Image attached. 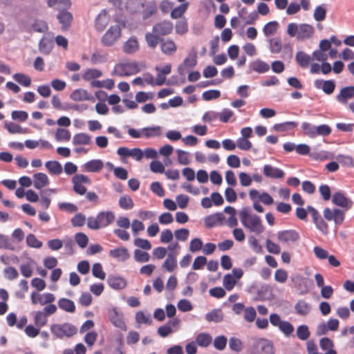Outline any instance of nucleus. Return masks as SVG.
Listing matches in <instances>:
<instances>
[{"label":"nucleus","mask_w":354,"mask_h":354,"mask_svg":"<svg viewBox=\"0 0 354 354\" xmlns=\"http://www.w3.org/2000/svg\"><path fill=\"white\" fill-rule=\"evenodd\" d=\"M70 97L71 100L76 102L90 100L92 98L91 94H89L86 90L83 88L75 89L72 92Z\"/></svg>","instance_id":"26"},{"label":"nucleus","mask_w":354,"mask_h":354,"mask_svg":"<svg viewBox=\"0 0 354 354\" xmlns=\"http://www.w3.org/2000/svg\"><path fill=\"white\" fill-rule=\"evenodd\" d=\"M110 21V16L106 10H102L95 20V28L97 31L102 32Z\"/></svg>","instance_id":"16"},{"label":"nucleus","mask_w":354,"mask_h":354,"mask_svg":"<svg viewBox=\"0 0 354 354\" xmlns=\"http://www.w3.org/2000/svg\"><path fill=\"white\" fill-rule=\"evenodd\" d=\"M229 346L232 351L240 352L243 348V344L239 338L232 337L230 339Z\"/></svg>","instance_id":"50"},{"label":"nucleus","mask_w":354,"mask_h":354,"mask_svg":"<svg viewBox=\"0 0 354 354\" xmlns=\"http://www.w3.org/2000/svg\"><path fill=\"white\" fill-rule=\"evenodd\" d=\"M102 75V73L101 71L96 68H88L84 72L82 78L85 81H89L93 79L100 77Z\"/></svg>","instance_id":"38"},{"label":"nucleus","mask_w":354,"mask_h":354,"mask_svg":"<svg viewBox=\"0 0 354 354\" xmlns=\"http://www.w3.org/2000/svg\"><path fill=\"white\" fill-rule=\"evenodd\" d=\"M30 300L33 305L45 306L54 302L55 297L50 292L41 294L38 292H32L30 295Z\"/></svg>","instance_id":"11"},{"label":"nucleus","mask_w":354,"mask_h":354,"mask_svg":"<svg viewBox=\"0 0 354 354\" xmlns=\"http://www.w3.org/2000/svg\"><path fill=\"white\" fill-rule=\"evenodd\" d=\"M111 321L115 326L120 328L121 330L124 331L127 330V325L123 320V318L117 313H115V315L111 317Z\"/></svg>","instance_id":"48"},{"label":"nucleus","mask_w":354,"mask_h":354,"mask_svg":"<svg viewBox=\"0 0 354 354\" xmlns=\"http://www.w3.org/2000/svg\"><path fill=\"white\" fill-rule=\"evenodd\" d=\"M335 88V84L333 80H325L322 82V89L327 94H332Z\"/></svg>","instance_id":"64"},{"label":"nucleus","mask_w":354,"mask_h":354,"mask_svg":"<svg viewBox=\"0 0 354 354\" xmlns=\"http://www.w3.org/2000/svg\"><path fill=\"white\" fill-rule=\"evenodd\" d=\"M308 213L310 214L313 222L315 225L317 229L322 234L325 235L328 234V225L315 208L309 205L306 209L303 207H297L296 209V216L300 220H306Z\"/></svg>","instance_id":"3"},{"label":"nucleus","mask_w":354,"mask_h":354,"mask_svg":"<svg viewBox=\"0 0 354 354\" xmlns=\"http://www.w3.org/2000/svg\"><path fill=\"white\" fill-rule=\"evenodd\" d=\"M31 28L35 32H45L48 30V25L44 21L36 20L31 25Z\"/></svg>","instance_id":"57"},{"label":"nucleus","mask_w":354,"mask_h":354,"mask_svg":"<svg viewBox=\"0 0 354 354\" xmlns=\"http://www.w3.org/2000/svg\"><path fill=\"white\" fill-rule=\"evenodd\" d=\"M115 215L111 211H103L96 216H89L87 219V226L89 229L96 230L106 227L113 223Z\"/></svg>","instance_id":"4"},{"label":"nucleus","mask_w":354,"mask_h":354,"mask_svg":"<svg viewBox=\"0 0 354 354\" xmlns=\"http://www.w3.org/2000/svg\"><path fill=\"white\" fill-rule=\"evenodd\" d=\"M295 310L298 315L306 316L310 313L311 310V306L304 300H299L295 304Z\"/></svg>","instance_id":"28"},{"label":"nucleus","mask_w":354,"mask_h":354,"mask_svg":"<svg viewBox=\"0 0 354 354\" xmlns=\"http://www.w3.org/2000/svg\"><path fill=\"white\" fill-rule=\"evenodd\" d=\"M239 218L243 227L250 232L260 234L264 232L265 227L260 216L251 214L248 207H243L240 210Z\"/></svg>","instance_id":"2"},{"label":"nucleus","mask_w":354,"mask_h":354,"mask_svg":"<svg viewBox=\"0 0 354 354\" xmlns=\"http://www.w3.org/2000/svg\"><path fill=\"white\" fill-rule=\"evenodd\" d=\"M104 167L102 160L100 159H94L86 162L83 165V170L86 172H99Z\"/></svg>","instance_id":"20"},{"label":"nucleus","mask_w":354,"mask_h":354,"mask_svg":"<svg viewBox=\"0 0 354 354\" xmlns=\"http://www.w3.org/2000/svg\"><path fill=\"white\" fill-rule=\"evenodd\" d=\"M124 24H122V26L120 24L111 26L101 38V42L103 46H113L120 38L122 35V28H124Z\"/></svg>","instance_id":"7"},{"label":"nucleus","mask_w":354,"mask_h":354,"mask_svg":"<svg viewBox=\"0 0 354 354\" xmlns=\"http://www.w3.org/2000/svg\"><path fill=\"white\" fill-rule=\"evenodd\" d=\"M119 205L123 209H131L133 207L134 203L129 196L124 195L120 198Z\"/></svg>","instance_id":"43"},{"label":"nucleus","mask_w":354,"mask_h":354,"mask_svg":"<svg viewBox=\"0 0 354 354\" xmlns=\"http://www.w3.org/2000/svg\"><path fill=\"white\" fill-rule=\"evenodd\" d=\"M315 137L318 136H327L331 133V128L328 124H321L316 127Z\"/></svg>","instance_id":"62"},{"label":"nucleus","mask_w":354,"mask_h":354,"mask_svg":"<svg viewBox=\"0 0 354 354\" xmlns=\"http://www.w3.org/2000/svg\"><path fill=\"white\" fill-rule=\"evenodd\" d=\"M310 333L306 325H301L297 327V335L301 340H306L310 337Z\"/></svg>","instance_id":"54"},{"label":"nucleus","mask_w":354,"mask_h":354,"mask_svg":"<svg viewBox=\"0 0 354 354\" xmlns=\"http://www.w3.org/2000/svg\"><path fill=\"white\" fill-rule=\"evenodd\" d=\"M299 239V234L295 230H283L277 233V239L280 243L295 242Z\"/></svg>","instance_id":"14"},{"label":"nucleus","mask_w":354,"mask_h":354,"mask_svg":"<svg viewBox=\"0 0 354 354\" xmlns=\"http://www.w3.org/2000/svg\"><path fill=\"white\" fill-rule=\"evenodd\" d=\"M248 354H274L273 344L268 339H257L250 346Z\"/></svg>","instance_id":"6"},{"label":"nucleus","mask_w":354,"mask_h":354,"mask_svg":"<svg viewBox=\"0 0 354 354\" xmlns=\"http://www.w3.org/2000/svg\"><path fill=\"white\" fill-rule=\"evenodd\" d=\"M354 97V86H349L342 88L339 94L337 95L336 99L342 104H346L348 100Z\"/></svg>","instance_id":"18"},{"label":"nucleus","mask_w":354,"mask_h":354,"mask_svg":"<svg viewBox=\"0 0 354 354\" xmlns=\"http://www.w3.org/2000/svg\"><path fill=\"white\" fill-rule=\"evenodd\" d=\"M295 59L298 65L301 68H306L311 61V57L303 51L297 53Z\"/></svg>","instance_id":"31"},{"label":"nucleus","mask_w":354,"mask_h":354,"mask_svg":"<svg viewBox=\"0 0 354 354\" xmlns=\"http://www.w3.org/2000/svg\"><path fill=\"white\" fill-rule=\"evenodd\" d=\"M263 174L266 176L272 178H282L284 176V172L270 165H266L263 167Z\"/></svg>","instance_id":"24"},{"label":"nucleus","mask_w":354,"mask_h":354,"mask_svg":"<svg viewBox=\"0 0 354 354\" xmlns=\"http://www.w3.org/2000/svg\"><path fill=\"white\" fill-rule=\"evenodd\" d=\"M139 71L140 67L136 62H126L116 64L113 74L124 77L136 74Z\"/></svg>","instance_id":"8"},{"label":"nucleus","mask_w":354,"mask_h":354,"mask_svg":"<svg viewBox=\"0 0 354 354\" xmlns=\"http://www.w3.org/2000/svg\"><path fill=\"white\" fill-rule=\"evenodd\" d=\"M73 15L66 10H61L57 15V19H58L59 24L62 25V30H68L71 27L72 21H73Z\"/></svg>","instance_id":"15"},{"label":"nucleus","mask_w":354,"mask_h":354,"mask_svg":"<svg viewBox=\"0 0 354 354\" xmlns=\"http://www.w3.org/2000/svg\"><path fill=\"white\" fill-rule=\"evenodd\" d=\"M212 342V336L205 333H199L196 337V343L201 347H207Z\"/></svg>","instance_id":"32"},{"label":"nucleus","mask_w":354,"mask_h":354,"mask_svg":"<svg viewBox=\"0 0 354 354\" xmlns=\"http://www.w3.org/2000/svg\"><path fill=\"white\" fill-rule=\"evenodd\" d=\"M269 49L272 53H279L281 50V41L278 37L269 39Z\"/></svg>","instance_id":"44"},{"label":"nucleus","mask_w":354,"mask_h":354,"mask_svg":"<svg viewBox=\"0 0 354 354\" xmlns=\"http://www.w3.org/2000/svg\"><path fill=\"white\" fill-rule=\"evenodd\" d=\"M91 138V136L86 133H79L73 136V144L74 145H89Z\"/></svg>","instance_id":"33"},{"label":"nucleus","mask_w":354,"mask_h":354,"mask_svg":"<svg viewBox=\"0 0 354 354\" xmlns=\"http://www.w3.org/2000/svg\"><path fill=\"white\" fill-rule=\"evenodd\" d=\"M134 259L137 262H147L150 259V255L147 252H144L140 250H136L134 251Z\"/></svg>","instance_id":"55"},{"label":"nucleus","mask_w":354,"mask_h":354,"mask_svg":"<svg viewBox=\"0 0 354 354\" xmlns=\"http://www.w3.org/2000/svg\"><path fill=\"white\" fill-rule=\"evenodd\" d=\"M109 255L120 261H125L130 258V254L128 250L124 247L111 250L109 251Z\"/></svg>","instance_id":"19"},{"label":"nucleus","mask_w":354,"mask_h":354,"mask_svg":"<svg viewBox=\"0 0 354 354\" xmlns=\"http://www.w3.org/2000/svg\"><path fill=\"white\" fill-rule=\"evenodd\" d=\"M236 282V279L231 274H227L223 277V283L227 290H232Z\"/></svg>","instance_id":"46"},{"label":"nucleus","mask_w":354,"mask_h":354,"mask_svg":"<svg viewBox=\"0 0 354 354\" xmlns=\"http://www.w3.org/2000/svg\"><path fill=\"white\" fill-rule=\"evenodd\" d=\"M279 328L286 337H289L294 332V326L287 321H283Z\"/></svg>","instance_id":"56"},{"label":"nucleus","mask_w":354,"mask_h":354,"mask_svg":"<svg viewBox=\"0 0 354 354\" xmlns=\"http://www.w3.org/2000/svg\"><path fill=\"white\" fill-rule=\"evenodd\" d=\"M55 138L57 141L68 142L71 139V133L68 130L64 129H57L55 133Z\"/></svg>","instance_id":"49"},{"label":"nucleus","mask_w":354,"mask_h":354,"mask_svg":"<svg viewBox=\"0 0 354 354\" xmlns=\"http://www.w3.org/2000/svg\"><path fill=\"white\" fill-rule=\"evenodd\" d=\"M315 32V28L308 24H297L290 23L288 26L287 33L290 37H296L298 40L310 39Z\"/></svg>","instance_id":"5"},{"label":"nucleus","mask_w":354,"mask_h":354,"mask_svg":"<svg viewBox=\"0 0 354 354\" xmlns=\"http://www.w3.org/2000/svg\"><path fill=\"white\" fill-rule=\"evenodd\" d=\"M75 240L77 244L82 248H86L88 243V236L82 232L77 233L75 235Z\"/></svg>","instance_id":"60"},{"label":"nucleus","mask_w":354,"mask_h":354,"mask_svg":"<svg viewBox=\"0 0 354 354\" xmlns=\"http://www.w3.org/2000/svg\"><path fill=\"white\" fill-rule=\"evenodd\" d=\"M49 184V178L44 173H37L33 175V185L35 189H41Z\"/></svg>","instance_id":"21"},{"label":"nucleus","mask_w":354,"mask_h":354,"mask_svg":"<svg viewBox=\"0 0 354 354\" xmlns=\"http://www.w3.org/2000/svg\"><path fill=\"white\" fill-rule=\"evenodd\" d=\"M131 230L133 235L136 236L138 235L140 232H142L145 230V225L143 223L138 219L133 220L131 223Z\"/></svg>","instance_id":"58"},{"label":"nucleus","mask_w":354,"mask_h":354,"mask_svg":"<svg viewBox=\"0 0 354 354\" xmlns=\"http://www.w3.org/2000/svg\"><path fill=\"white\" fill-rule=\"evenodd\" d=\"M298 124L295 122H286L283 123L275 124L273 129L277 131H284L287 129H292L297 127Z\"/></svg>","instance_id":"47"},{"label":"nucleus","mask_w":354,"mask_h":354,"mask_svg":"<svg viewBox=\"0 0 354 354\" xmlns=\"http://www.w3.org/2000/svg\"><path fill=\"white\" fill-rule=\"evenodd\" d=\"M279 24L276 21L267 23L263 28V32L265 36L269 37L274 35L278 30Z\"/></svg>","instance_id":"36"},{"label":"nucleus","mask_w":354,"mask_h":354,"mask_svg":"<svg viewBox=\"0 0 354 354\" xmlns=\"http://www.w3.org/2000/svg\"><path fill=\"white\" fill-rule=\"evenodd\" d=\"M73 189L79 195H84L86 193L87 189L83 184H91V180L88 177L84 174H75L72 178Z\"/></svg>","instance_id":"10"},{"label":"nucleus","mask_w":354,"mask_h":354,"mask_svg":"<svg viewBox=\"0 0 354 354\" xmlns=\"http://www.w3.org/2000/svg\"><path fill=\"white\" fill-rule=\"evenodd\" d=\"M142 136L146 138L152 137H158L161 135V129L160 127H145L142 129Z\"/></svg>","instance_id":"35"},{"label":"nucleus","mask_w":354,"mask_h":354,"mask_svg":"<svg viewBox=\"0 0 354 354\" xmlns=\"http://www.w3.org/2000/svg\"><path fill=\"white\" fill-rule=\"evenodd\" d=\"M314 19L316 21H322L326 17V8L324 5H319L315 7L313 13Z\"/></svg>","instance_id":"40"},{"label":"nucleus","mask_w":354,"mask_h":354,"mask_svg":"<svg viewBox=\"0 0 354 354\" xmlns=\"http://www.w3.org/2000/svg\"><path fill=\"white\" fill-rule=\"evenodd\" d=\"M188 6V3H182L174 8L171 12V17L172 19H178L181 17L186 12Z\"/></svg>","instance_id":"45"},{"label":"nucleus","mask_w":354,"mask_h":354,"mask_svg":"<svg viewBox=\"0 0 354 354\" xmlns=\"http://www.w3.org/2000/svg\"><path fill=\"white\" fill-rule=\"evenodd\" d=\"M176 254L174 252H169L162 264V268H164L167 271L171 272L176 268Z\"/></svg>","instance_id":"25"},{"label":"nucleus","mask_w":354,"mask_h":354,"mask_svg":"<svg viewBox=\"0 0 354 354\" xmlns=\"http://www.w3.org/2000/svg\"><path fill=\"white\" fill-rule=\"evenodd\" d=\"M48 322L47 315L43 311H37L34 313V323L36 326H44Z\"/></svg>","instance_id":"39"},{"label":"nucleus","mask_w":354,"mask_h":354,"mask_svg":"<svg viewBox=\"0 0 354 354\" xmlns=\"http://www.w3.org/2000/svg\"><path fill=\"white\" fill-rule=\"evenodd\" d=\"M141 6L142 8V16L144 20L149 19L158 11V6L154 0L145 1Z\"/></svg>","instance_id":"13"},{"label":"nucleus","mask_w":354,"mask_h":354,"mask_svg":"<svg viewBox=\"0 0 354 354\" xmlns=\"http://www.w3.org/2000/svg\"><path fill=\"white\" fill-rule=\"evenodd\" d=\"M86 220V219L84 214L82 213H77L71 218V221L73 226L82 227L85 224Z\"/></svg>","instance_id":"61"},{"label":"nucleus","mask_w":354,"mask_h":354,"mask_svg":"<svg viewBox=\"0 0 354 354\" xmlns=\"http://www.w3.org/2000/svg\"><path fill=\"white\" fill-rule=\"evenodd\" d=\"M13 79L23 86L28 87L31 84L30 77L24 73H15Z\"/></svg>","instance_id":"41"},{"label":"nucleus","mask_w":354,"mask_h":354,"mask_svg":"<svg viewBox=\"0 0 354 354\" xmlns=\"http://www.w3.org/2000/svg\"><path fill=\"white\" fill-rule=\"evenodd\" d=\"M92 274L95 278L104 280L106 274L103 270L102 266L100 263H95L92 267Z\"/></svg>","instance_id":"52"},{"label":"nucleus","mask_w":354,"mask_h":354,"mask_svg":"<svg viewBox=\"0 0 354 354\" xmlns=\"http://www.w3.org/2000/svg\"><path fill=\"white\" fill-rule=\"evenodd\" d=\"M332 203L344 209L326 207L323 211V215L326 221H333L336 225H341L345 219V212L352 208L353 201L346 196L342 192H337L332 196Z\"/></svg>","instance_id":"1"},{"label":"nucleus","mask_w":354,"mask_h":354,"mask_svg":"<svg viewBox=\"0 0 354 354\" xmlns=\"http://www.w3.org/2000/svg\"><path fill=\"white\" fill-rule=\"evenodd\" d=\"M223 218V215L221 213H216L213 215L207 216L205 218V225L208 227L214 226L217 222L221 221Z\"/></svg>","instance_id":"42"},{"label":"nucleus","mask_w":354,"mask_h":354,"mask_svg":"<svg viewBox=\"0 0 354 354\" xmlns=\"http://www.w3.org/2000/svg\"><path fill=\"white\" fill-rule=\"evenodd\" d=\"M45 166L50 174L59 175L63 171L62 165L56 160L47 161Z\"/></svg>","instance_id":"30"},{"label":"nucleus","mask_w":354,"mask_h":354,"mask_svg":"<svg viewBox=\"0 0 354 354\" xmlns=\"http://www.w3.org/2000/svg\"><path fill=\"white\" fill-rule=\"evenodd\" d=\"M176 153L178 155V162L180 165H187L190 162L189 154L188 152L181 149H177Z\"/></svg>","instance_id":"59"},{"label":"nucleus","mask_w":354,"mask_h":354,"mask_svg":"<svg viewBox=\"0 0 354 354\" xmlns=\"http://www.w3.org/2000/svg\"><path fill=\"white\" fill-rule=\"evenodd\" d=\"M27 245L31 248H40L42 246V242L37 239L35 235L30 234L26 237Z\"/></svg>","instance_id":"63"},{"label":"nucleus","mask_w":354,"mask_h":354,"mask_svg":"<svg viewBox=\"0 0 354 354\" xmlns=\"http://www.w3.org/2000/svg\"><path fill=\"white\" fill-rule=\"evenodd\" d=\"M160 49L161 51L167 55H173L176 53L177 47L174 41L171 39H161L160 40Z\"/></svg>","instance_id":"23"},{"label":"nucleus","mask_w":354,"mask_h":354,"mask_svg":"<svg viewBox=\"0 0 354 354\" xmlns=\"http://www.w3.org/2000/svg\"><path fill=\"white\" fill-rule=\"evenodd\" d=\"M250 66L252 71L259 73H266L270 69L269 64L261 59H257L251 62Z\"/></svg>","instance_id":"27"},{"label":"nucleus","mask_w":354,"mask_h":354,"mask_svg":"<svg viewBox=\"0 0 354 354\" xmlns=\"http://www.w3.org/2000/svg\"><path fill=\"white\" fill-rule=\"evenodd\" d=\"M107 282L110 287L115 290L122 289L126 286L125 280L120 277H109Z\"/></svg>","instance_id":"29"},{"label":"nucleus","mask_w":354,"mask_h":354,"mask_svg":"<svg viewBox=\"0 0 354 354\" xmlns=\"http://www.w3.org/2000/svg\"><path fill=\"white\" fill-rule=\"evenodd\" d=\"M123 51L127 54H132L138 50L139 43L135 36L131 37L122 46Z\"/></svg>","instance_id":"22"},{"label":"nucleus","mask_w":354,"mask_h":354,"mask_svg":"<svg viewBox=\"0 0 354 354\" xmlns=\"http://www.w3.org/2000/svg\"><path fill=\"white\" fill-rule=\"evenodd\" d=\"M50 330L52 333L57 338L71 337L77 333L76 328L68 323L64 324H53Z\"/></svg>","instance_id":"9"},{"label":"nucleus","mask_w":354,"mask_h":354,"mask_svg":"<svg viewBox=\"0 0 354 354\" xmlns=\"http://www.w3.org/2000/svg\"><path fill=\"white\" fill-rule=\"evenodd\" d=\"M227 339L224 335H219L215 337L213 341L214 348L218 351H223L225 348Z\"/></svg>","instance_id":"51"},{"label":"nucleus","mask_w":354,"mask_h":354,"mask_svg":"<svg viewBox=\"0 0 354 354\" xmlns=\"http://www.w3.org/2000/svg\"><path fill=\"white\" fill-rule=\"evenodd\" d=\"M59 307L68 313H73L75 310V306L74 302L66 298H61L58 301Z\"/></svg>","instance_id":"34"},{"label":"nucleus","mask_w":354,"mask_h":354,"mask_svg":"<svg viewBox=\"0 0 354 354\" xmlns=\"http://www.w3.org/2000/svg\"><path fill=\"white\" fill-rule=\"evenodd\" d=\"M173 29V24L169 21L164 20L156 24L153 26L152 30L159 36H166L171 33Z\"/></svg>","instance_id":"12"},{"label":"nucleus","mask_w":354,"mask_h":354,"mask_svg":"<svg viewBox=\"0 0 354 354\" xmlns=\"http://www.w3.org/2000/svg\"><path fill=\"white\" fill-rule=\"evenodd\" d=\"M197 64V54L196 52L189 53L188 56L184 59L183 64L179 66L178 72L180 75L185 74L186 69H190Z\"/></svg>","instance_id":"17"},{"label":"nucleus","mask_w":354,"mask_h":354,"mask_svg":"<svg viewBox=\"0 0 354 354\" xmlns=\"http://www.w3.org/2000/svg\"><path fill=\"white\" fill-rule=\"evenodd\" d=\"M145 40L149 47L151 48H155L159 43H160V40L159 38V35L153 32H147L145 34Z\"/></svg>","instance_id":"37"},{"label":"nucleus","mask_w":354,"mask_h":354,"mask_svg":"<svg viewBox=\"0 0 354 354\" xmlns=\"http://www.w3.org/2000/svg\"><path fill=\"white\" fill-rule=\"evenodd\" d=\"M301 129L304 131L305 136L311 138H315V126H313V124L305 122L302 123Z\"/></svg>","instance_id":"53"}]
</instances>
